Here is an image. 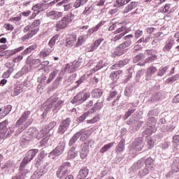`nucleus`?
Wrapping results in <instances>:
<instances>
[{
	"mask_svg": "<svg viewBox=\"0 0 179 179\" xmlns=\"http://www.w3.org/2000/svg\"><path fill=\"white\" fill-rule=\"evenodd\" d=\"M66 146V141L65 140H61L57 144V146L49 153L48 157L55 159L57 156H61L64 153Z\"/></svg>",
	"mask_w": 179,
	"mask_h": 179,
	"instance_id": "obj_1",
	"label": "nucleus"
},
{
	"mask_svg": "<svg viewBox=\"0 0 179 179\" xmlns=\"http://www.w3.org/2000/svg\"><path fill=\"white\" fill-rule=\"evenodd\" d=\"M145 148V142H143V138L138 137L134 139L131 145L129 146L130 153H136V152H141Z\"/></svg>",
	"mask_w": 179,
	"mask_h": 179,
	"instance_id": "obj_2",
	"label": "nucleus"
},
{
	"mask_svg": "<svg viewBox=\"0 0 179 179\" xmlns=\"http://www.w3.org/2000/svg\"><path fill=\"white\" fill-rule=\"evenodd\" d=\"M74 13H75V9H73L70 15H66L64 17H63L61 20L57 21L55 26L56 29L61 30L62 29H65L68 27V25L69 24V23L72 22V19L71 18V16H72V15H73Z\"/></svg>",
	"mask_w": 179,
	"mask_h": 179,
	"instance_id": "obj_3",
	"label": "nucleus"
},
{
	"mask_svg": "<svg viewBox=\"0 0 179 179\" xmlns=\"http://www.w3.org/2000/svg\"><path fill=\"white\" fill-rule=\"evenodd\" d=\"M38 153V149H31L25 155V157L22 160L20 165L21 167H26L31 160L36 157V155Z\"/></svg>",
	"mask_w": 179,
	"mask_h": 179,
	"instance_id": "obj_4",
	"label": "nucleus"
},
{
	"mask_svg": "<svg viewBox=\"0 0 179 179\" xmlns=\"http://www.w3.org/2000/svg\"><path fill=\"white\" fill-rule=\"evenodd\" d=\"M94 143V141L93 140H88L87 142H85L83 144H81L80 148V157L83 160H85L86 157H87V155H89V147L92 148L93 146V144Z\"/></svg>",
	"mask_w": 179,
	"mask_h": 179,
	"instance_id": "obj_5",
	"label": "nucleus"
},
{
	"mask_svg": "<svg viewBox=\"0 0 179 179\" xmlns=\"http://www.w3.org/2000/svg\"><path fill=\"white\" fill-rule=\"evenodd\" d=\"M90 97V94L89 93H83L80 92L77 94L73 99L71 100V103L72 104H76L77 106H79L80 104H82L83 103H85L87 99Z\"/></svg>",
	"mask_w": 179,
	"mask_h": 179,
	"instance_id": "obj_6",
	"label": "nucleus"
},
{
	"mask_svg": "<svg viewBox=\"0 0 179 179\" xmlns=\"http://www.w3.org/2000/svg\"><path fill=\"white\" fill-rule=\"evenodd\" d=\"M71 167V163L66 162L60 166L56 172V176L57 178L63 179L65 178L68 171H69V168Z\"/></svg>",
	"mask_w": 179,
	"mask_h": 179,
	"instance_id": "obj_7",
	"label": "nucleus"
},
{
	"mask_svg": "<svg viewBox=\"0 0 179 179\" xmlns=\"http://www.w3.org/2000/svg\"><path fill=\"white\" fill-rule=\"evenodd\" d=\"M71 122H72V120L70 117L62 120L58 127L57 134L59 135H64L68 131L69 127H71Z\"/></svg>",
	"mask_w": 179,
	"mask_h": 179,
	"instance_id": "obj_8",
	"label": "nucleus"
},
{
	"mask_svg": "<svg viewBox=\"0 0 179 179\" xmlns=\"http://www.w3.org/2000/svg\"><path fill=\"white\" fill-rule=\"evenodd\" d=\"M79 68H80V63L77 62V60H74L73 62L65 65L64 71L69 73H72L79 69Z\"/></svg>",
	"mask_w": 179,
	"mask_h": 179,
	"instance_id": "obj_9",
	"label": "nucleus"
},
{
	"mask_svg": "<svg viewBox=\"0 0 179 179\" xmlns=\"http://www.w3.org/2000/svg\"><path fill=\"white\" fill-rule=\"evenodd\" d=\"M129 48L124 46L122 43L119 45L112 53V57L115 58V57H121V55H124L127 51H128Z\"/></svg>",
	"mask_w": 179,
	"mask_h": 179,
	"instance_id": "obj_10",
	"label": "nucleus"
},
{
	"mask_svg": "<svg viewBox=\"0 0 179 179\" xmlns=\"http://www.w3.org/2000/svg\"><path fill=\"white\" fill-rule=\"evenodd\" d=\"M20 171L16 173L15 176L11 177V179H24L27 177V174H29V170L24 169L23 166L20 165Z\"/></svg>",
	"mask_w": 179,
	"mask_h": 179,
	"instance_id": "obj_11",
	"label": "nucleus"
},
{
	"mask_svg": "<svg viewBox=\"0 0 179 179\" xmlns=\"http://www.w3.org/2000/svg\"><path fill=\"white\" fill-rule=\"evenodd\" d=\"M46 17L51 19V20H57L62 17V13L57 10H50L46 13Z\"/></svg>",
	"mask_w": 179,
	"mask_h": 179,
	"instance_id": "obj_12",
	"label": "nucleus"
},
{
	"mask_svg": "<svg viewBox=\"0 0 179 179\" xmlns=\"http://www.w3.org/2000/svg\"><path fill=\"white\" fill-rule=\"evenodd\" d=\"M166 98V94L162 92H156L150 97V101L151 103H156L157 101H161V100H164Z\"/></svg>",
	"mask_w": 179,
	"mask_h": 179,
	"instance_id": "obj_13",
	"label": "nucleus"
},
{
	"mask_svg": "<svg viewBox=\"0 0 179 179\" xmlns=\"http://www.w3.org/2000/svg\"><path fill=\"white\" fill-rule=\"evenodd\" d=\"M57 125V121L53 120L50 122L48 125L44 126L42 127V129L41 130V134H42L43 136L45 135H47L51 129H52L55 126Z\"/></svg>",
	"mask_w": 179,
	"mask_h": 179,
	"instance_id": "obj_14",
	"label": "nucleus"
},
{
	"mask_svg": "<svg viewBox=\"0 0 179 179\" xmlns=\"http://www.w3.org/2000/svg\"><path fill=\"white\" fill-rule=\"evenodd\" d=\"M116 96V99L112 103L113 106H115V104H118V101H120V99H121V94H118L117 91H112L110 92L109 96L106 99L108 101H111V100H113V99Z\"/></svg>",
	"mask_w": 179,
	"mask_h": 179,
	"instance_id": "obj_15",
	"label": "nucleus"
},
{
	"mask_svg": "<svg viewBox=\"0 0 179 179\" xmlns=\"http://www.w3.org/2000/svg\"><path fill=\"white\" fill-rule=\"evenodd\" d=\"M83 134H85V129H82L80 131H78L77 133L73 134V136L70 138V140L69 141V146L73 147V145L75 143H76V142H78V139H79V138H80V136Z\"/></svg>",
	"mask_w": 179,
	"mask_h": 179,
	"instance_id": "obj_16",
	"label": "nucleus"
},
{
	"mask_svg": "<svg viewBox=\"0 0 179 179\" xmlns=\"http://www.w3.org/2000/svg\"><path fill=\"white\" fill-rule=\"evenodd\" d=\"M128 64H129V59H124L113 64L110 67V69L117 71V69H120V68H124L125 65H128Z\"/></svg>",
	"mask_w": 179,
	"mask_h": 179,
	"instance_id": "obj_17",
	"label": "nucleus"
},
{
	"mask_svg": "<svg viewBox=\"0 0 179 179\" xmlns=\"http://www.w3.org/2000/svg\"><path fill=\"white\" fill-rule=\"evenodd\" d=\"M27 134L33 138H36V139H41V138L44 136L43 134H41V131L38 133V130L36 127L29 128Z\"/></svg>",
	"mask_w": 179,
	"mask_h": 179,
	"instance_id": "obj_18",
	"label": "nucleus"
},
{
	"mask_svg": "<svg viewBox=\"0 0 179 179\" xmlns=\"http://www.w3.org/2000/svg\"><path fill=\"white\" fill-rule=\"evenodd\" d=\"M87 79H89V74L83 75L77 81L75 82V85L73 88L78 89L79 86H82V85L86 83V82H87Z\"/></svg>",
	"mask_w": 179,
	"mask_h": 179,
	"instance_id": "obj_19",
	"label": "nucleus"
},
{
	"mask_svg": "<svg viewBox=\"0 0 179 179\" xmlns=\"http://www.w3.org/2000/svg\"><path fill=\"white\" fill-rule=\"evenodd\" d=\"M31 112L29 110L25 111L22 116L19 118V120L16 122V127H20V125H23L24 122L27 121V118L30 117Z\"/></svg>",
	"mask_w": 179,
	"mask_h": 179,
	"instance_id": "obj_20",
	"label": "nucleus"
},
{
	"mask_svg": "<svg viewBox=\"0 0 179 179\" xmlns=\"http://www.w3.org/2000/svg\"><path fill=\"white\" fill-rule=\"evenodd\" d=\"M125 150V139L122 138L115 148V153L117 155H122Z\"/></svg>",
	"mask_w": 179,
	"mask_h": 179,
	"instance_id": "obj_21",
	"label": "nucleus"
},
{
	"mask_svg": "<svg viewBox=\"0 0 179 179\" xmlns=\"http://www.w3.org/2000/svg\"><path fill=\"white\" fill-rule=\"evenodd\" d=\"M155 72H157V69L155 66H151L147 69V73L145 76V80H152L153 79V75Z\"/></svg>",
	"mask_w": 179,
	"mask_h": 179,
	"instance_id": "obj_22",
	"label": "nucleus"
},
{
	"mask_svg": "<svg viewBox=\"0 0 179 179\" xmlns=\"http://www.w3.org/2000/svg\"><path fill=\"white\" fill-rule=\"evenodd\" d=\"M87 176H89V169H87V166H83L80 169L76 179H85Z\"/></svg>",
	"mask_w": 179,
	"mask_h": 179,
	"instance_id": "obj_23",
	"label": "nucleus"
},
{
	"mask_svg": "<svg viewBox=\"0 0 179 179\" xmlns=\"http://www.w3.org/2000/svg\"><path fill=\"white\" fill-rule=\"evenodd\" d=\"M129 106H130V108L124 114V120H128V118L130 117L131 115H132V114L135 113V111H136V108H135V107H136V105H135V103H129Z\"/></svg>",
	"mask_w": 179,
	"mask_h": 179,
	"instance_id": "obj_24",
	"label": "nucleus"
},
{
	"mask_svg": "<svg viewBox=\"0 0 179 179\" xmlns=\"http://www.w3.org/2000/svg\"><path fill=\"white\" fill-rule=\"evenodd\" d=\"M12 111V106L10 105H7L6 106L0 108V118H3Z\"/></svg>",
	"mask_w": 179,
	"mask_h": 179,
	"instance_id": "obj_25",
	"label": "nucleus"
},
{
	"mask_svg": "<svg viewBox=\"0 0 179 179\" xmlns=\"http://www.w3.org/2000/svg\"><path fill=\"white\" fill-rule=\"evenodd\" d=\"M37 81L38 83H41L43 86L50 85V83L48 82V75L45 73H43L39 77H38Z\"/></svg>",
	"mask_w": 179,
	"mask_h": 179,
	"instance_id": "obj_26",
	"label": "nucleus"
},
{
	"mask_svg": "<svg viewBox=\"0 0 179 179\" xmlns=\"http://www.w3.org/2000/svg\"><path fill=\"white\" fill-rule=\"evenodd\" d=\"M145 166V158H141L138 161V162H135L132 166L131 169L133 171H136L141 169H142Z\"/></svg>",
	"mask_w": 179,
	"mask_h": 179,
	"instance_id": "obj_27",
	"label": "nucleus"
},
{
	"mask_svg": "<svg viewBox=\"0 0 179 179\" xmlns=\"http://www.w3.org/2000/svg\"><path fill=\"white\" fill-rule=\"evenodd\" d=\"M173 45H174V42L171 39H168L165 42V45L162 48L163 52H165L167 54L169 51L171 50V48H173Z\"/></svg>",
	"mask_w": 179,
	"mask_h": 179,
	"instance_id": "obj_28",
	"label": "nucleus"
},
{
	"mask_svg": "<svg viewBox=\"0 0 179 179\" xmlns=\"http://www.w3.org/2000/svg\"><path fill=\"white\" fill-rule=\"evenodd\" d=\"M8 124H9V122L6 120L0 122V135L1 136H5V134L8 131L7 127Z\"/></svg>",
	"mask_w": 179,
	"mask_h": 179,
	"instance_id": "obj_29",
	"label": "nucleus"
},
{
	"mask_svg": "<svg viewBox=\"0 0 179 179\" xmlns=\"http://www.w3.org/2000/svg\"><path fill=\"white\" fill-rule=\"evenodd\" d=\"M123 40H124L125 41L123 42L122 44H123L128 48L129 47H131V45H132V40H134V35H127L123 37Z\"/></svg>",
	"mask_w": 179,
	"mask_h": 179,
	"instance_id": "obj_30",
	"label": "nucleus"
},
{
	"mask_svg": "<svg viewBox=\"0 0 179 179\" xmlns=\"http://www.w3.org/2000/svg\"><path fill=\"white\" fill-rule=\"evenodd\" d=\"M38 31V28H36L35 29H31L29 32H27V34H25L22 38V41H27V40H30L35 34H37V32Z\"/></svg>",
	"mask_w": 179,
	"mask_h": 179,
	"instance_id": "obj_31",
	"label": "nucleus"
},
{
	"mask_svg": "<svg viewBox=\"0 0 179 179\" xmlns=\"http://www.w3.org/2000/svg\"><path fill=\"white\" fill-rule=\"evenodd\" d=\"M101 108H103V101H98L93 105V106L89 110V111L91 112V114H94L96 111L101 110Z\"/></svg>",
	"mask_w": 179,
	"mask_h": 179,
	"instance_id": "obj_32",
	"label": "nucleus"
},
{
	"mask_svg": "<svg viewBox=\"0 0 179 179\" xmlns=\"http://www.w3.org/2000/svg\"><path fill=\"white\" fill-rule=\"evenodd\" d=\"M75 150H76V147L75 146L71 147V149L69 150L67 154L68 160L75 159V157L78 156V152H75Z\"/></svg>",
	"mask_w": 179,
	"mask_h": 179,
	"instance_id": "obj_33",
	"label": "nucleus"
},
{
	"mask_svg": "<svg viewBox=\"0 0 179 179\" xmlns=\"http://www.w3.org/2000/svg\"><path fill=\"white\" fill-rule=\"evenodd\" d=\"M121 73H122V70H117L113 71L110 73V78L115 83V82H117V80H118V79L120 78V75H121Z\"/></svg>",
	"mask_w": 179,
	"mask_h": 179,
	"instance_id": "obj_34",
	"label": "nucleus"
},
{
	"mask_svg": "<svg viewBox=\"0 0 179 179\" xmlns=\"http://www.w3.org/2000/svg\"><path fill=\"white\" fill-rule=\"evenodd\" d=\"M155 131L156 128L154 126H148V128L143 132V136L149 138V136L152 135V132Z\"/></svg>",
	"mask_w": 179,
	"mask_h": 179,
	"instance_id": "obj_35",
	"label": "nucleus"
},
{
	"mask_svg": "<svg viewBox=\"0 0 179 179\" xmlns=\"http://www.w3.org/2000/svg\"><path fill=\"white\" fill-rule=\"evenodd\" d=\"M171 170L173 173H178L179 171V157H175L172 164Z\"/></svg>",
	"mask_w": 179,
	"mask_h": 179,
	"instance_id": "obj_36",
	"label": "nucleus"
},
{
	"mask_svg": "<svg viewBox=\"0 0 179 179\" xmlns=\"http://www.w3.org/2000/svg\"><path fill=\"white\" fill-rule=\"evenodd\" d=\"M138 6V3L135 1H131L129 4H128L126 8L123 10V13H128L129 12H131L132 9H135Z\"/></svg>",
	"mask_w": 179,
	"mask_h": 179,
	"instance_id": "obj_37",
	"label": "nucleus"
},
{
	"mask_svg": "<svg viewBox=\"0 0 179 179\" xmlns=\"http://www.w3.org/2000/svg\"><path fill=\"white\" fill-rule=\"evenodd\" d=\"M61 82H62V78L61 76L57 77L55 80L52 83L51 85V90L54 91L56 89H58V86L61 85Z\"/></svg>",
	"mask_w": 179,
	"mask_h": 179,
	"instance_id": "obj_38",
	"label": "nucleus"
},
{
	"mask_svg": "<svg viewBox=\"0 0 179 179\" xmlns=\"http://www.w3.org/2000/svg\"><path fill=\"white\" fill-rule=\"evenodd\" d=\"M61 82H62V78L61 76L57 77L55 80L52 83L51 85V90L54 91L56 89H58V86L61 85Z\"/></svg>",
	"mask_w": 179,
	"mask_h": 179,
	"instance_id": "obj_39",
	"label": "nucleus"
},
{
	"mask_svg": "<svg viewBox=\"0 0 179 179\" xmlns=\"http://www.w3.org/2000/svg\"><path fill=\"white\" fill-rule=\"evenodd\" d=\"M65 103L64 101L59 100L53 106V112L54 113H58L62 108L64 106V103Z\"/></svg>",
	"mask_w": 179,
	"mask_h": 179,
	"instance_id": "obj_40",
	"label": "nucleus"
},
{
	"mask_svg": "<svg viewBox=\"0 0 179 179\" xmlns=\"http://www.w3.org/2000/svg\"><path fill=\"white\" fill-rule=\"evenodd\" d=\"M76 43V36L73 35L66 39V47H72Z\"/></svg>",
	"mask_w": 179,
	"mask_h": 179,
	"instance_id": "obj_41",
	"label": "nucleus"
},
{
	"mask_svg": "<svg viewBox=\"0 0 179 179\" xmlns=\"http://www.w3.org/2000/svg\"><path fill=\"white\" fill-rule=\"evenodd\" d=\"M113 146H114V142L106 144L103 147L101 148V150H99V153H101V155H104L106 152H108V150H110Z\"/></svg>",
	"mask_w": 179,
	"mask_h": 179,
	"instance_id": "obj_42",
	"label": "nucleus"
},
{
	"mask_svg": "<svg viewBox=\"0 0 179 179\" xmlns=\"http://www.w3.org/2000/svg\"><path fill=\"white\" fill-rule=\"evenodd\" d=\"M92 96L94 99H99L101 96H103V90L101 89H95L92 92Z\"/></svg>",
	"mask_w": 179,
	"mask_h": 179,
	"instance_id": "obj_43",
	"label": "nucleus"
},
{
	"mask_svg": "<svg viewBox=\"0 0 179 179\" xmlns=\"http://www.w3.org/2000/svg\"><path fill=\"white\" fill-rule=\"evenodd\" d=\"M23 92V87H21L20 85H17L14 87L13 92L11 93V96L13 97H15V96H19L20 93Z\"/></svg>",
	"mask_w": 179,
	"mask_h": 179,
	"instance_id": "obj_44",
	"label": "nucleus"
},
{
	"mask_svg": "<svg viewBox=\"0 0 179 179\" xmlns=\"http://www.w3.org/2000/svg\"><path fill=\"white\" fill-rule=\"evenodd\" d=\"M27 62H28L29 65H38V64H41V60H40V59H33L29 56L27 59Z\"/></svg>",
	"mask_w": 179,
	"mask_h": 179,
	"instance_id": "obj_45",
	"label": "nucleus"
},
{
	"mask_svg": "<svg viewBox=\"0 0 179 179\" xmlns=\"http://www.w3.org/2000/svg\"><path fill=\"white\" fill-rule=\"evenodd\" d=\"M147 145L148 147V149H152V148L155 147V145L156 144V140L153 137H147L146 138Z\"/></svg>",
	"mask_w": 179,
	"mask_h": 179,
	"instance_id": "obj_46",
	"label": "nucleus"
},
{
	"mask_svg": "<svg viewBox=\"0 0 179 179\" xmlns=\"http://www.w3.org/2000/svg\"><path fill=\"white\" fill-rule=\"evenodd\" d=\"M152 169L150 167L145 166L143 169L140 170L138 172L139 177H145V176H148L149 174V171H150Z\"/></svg>",
	"mask_w": 179,
	"mask_h": 179,
	"instance_id": "obj_47",
	"label": "nucleus"
},
{
	"mask_svg": "<svg viewBox=\"0 0 179 179\" xmlns=\"http://www.w3.org/2000/svg\"><path fill=\"white\" fill-rule=\"evenodd\" d=\"M59 40V34H56L54 36L52 37V38L48 42V45L51 48L55 45V43Z\"/></svg>",
	"mask_w": 179,
	"mask_h": 179,
	"instance_id": "obj_48",
	"label": "nucleus"
},
{
	"mask_svg": "<svg viewBox=\"0 0 179 179\" xmlns=\"http://www.w3.org/2000/svg\"><path fill=\"white\" fill-rule=\"evenodd\" d=\"M59 72V70H57V69L53 70L49 75V77L48 78V82L49 83H51V82H52L54 79H55V77L57 76V75H58Z\"/></svg>",
	"mask_w": 179,
	"mask_h": 179,
	"instance_id": "obj_49",
	"label": "nucleus"
},
{
	"mask_svg": "<svg viewBox=\"0 0 179 179\" xmlns=\"http://www.w3.org/2000/svg\"><path fill=\"white\" fill-rule=\"evenodd\" d=\"M50 52H52V48H46L41 50L40 55L42 58H45V57H48Z\"/></svg>",
	"mask_w": 179,
	"mask_h": 179,
	"instance_id": "obj_50",
	"label": "nucleus"
},
{
	"mask_svg": "<svg viewBox=\"0 0 179 179\" xmlns=\"http://www.w3.org/2000/svg\"><path fill=\"white\" fill-rule=\"evenodd\" d=\"M36 48H37L36 45H31L22 52V55H27L28 54H30V52L34 51V50H36Z\"/></svg>",
	"mask_w": 179,
	"mask_h": 179,
	"instance_id": "obj_51",
	"label": "nucleus"
},
{
	"mask_svg": "<svg viewBox=\"0 0 179 179\" xmlns=\"http://www.w3.org/2000/svg\"><path fill=\"white\" fill-rule=\"evenodd\" d=\"M148 119L145 122L148 126L155 127L156 125L157 120L155 117L148 116Z\"/></svg>",
	"mask_w": 179,
	"mask_h": 179,
	"instance_id": "obj_52",
	"label": "nucleus"
},
{
	"mask_svg": "<svg viewBox=\"0 0 179 179\" xmlns=\"http://www.w3.org/2000/svg\"><path fill=\"white\" fill-rule=\"evenodd\" d=\"M87 3V0H76L75 3H73L75 9H78V8H80V6H83Z\"/></svg>",
	"mask_w": 179,
	"mask_h": 179,
	"instance_id": "obj_53",
	"label": "nucleus"
},
{
	"mask_svg": "<svg viewBox=\"0 0 179 179\" xmlns=\"http://www.w3.org/2000/svg\"><path fill=\"white\" fill-rule=\"evenodd\" d=\"M160 114V111L157 108H153L148 111V117H157Z\"/></svg>",
	"mask_w": 179,
	"mask_h": 179,
	"instance_id": "obj_54",
	"label": "nucleus"
},
{
	"mask_svg": "<svg viewBox=\"0 0 179 179\" xmlns=\"http://www.w3.org/2000/svg\"><path fill=\"white\" fill-rule=\"evenodd\" d=\"M45 135L44 136H43L42 140L40 141V147L41 148L45 146V145H47V143H48V141L50 140V136L48 134Z\"/></svg>",
	"mask_w": 179,
	"mask_h": 179,
	"instance_id": "obj_55",
	"label": "nucleus"
},
{
	"mask_svg": "<svg viewBox=\"0 0 179 179\" xmlns=\"http://www.w3.org/2000/svg\"><path fill=\"white\" fill-rule=\"evenodd\" d=\"M92 114L90 110H88L85 113H84L83 115H81L80 117H78L77 118V120L78 122H83V121H85V120H86L87 117H89V115Z\"/></svg>",
	"mask_w": 179,
	"mask_h": 179,
	"instance_id": "obj_56",
	"label": "nucleus"
},
{
	"mask_svg": "<svg viewBox=\"0 0 179 179\" xmlns=\"http://www.w3.org/2000/svg\"><path fill=\"white\" fill-rule=\"evenodd\" d=\"M58 96H53L49 98L50 104L48 106V109L52 108V106H54V103H57L58 101Z\"/></svg>",
	"mask_w": 179,
	"mask_h": 179,
	"instance_id": "obj_57",
	"label": "nucleus"
},
{
	"mask_svg": "<svg viewBox=\"0 0 179 179\" xmlns=\"http://www.w3.org/2000/svg\"><path fill=\"white\" fill-rule=\"evenodd\" d=\"M145 54L139 53L134 57L133 61H134V64H136V63L139 62V61H142V59H145Z\"/></svg>",
	"mask_w": 179,
	"mask_h": 179,
	"instance_id": "obj_58",
	"label": "nucleus"
},
{
	"mask_svg": "<svg viewBox=\"0 0 179 179\" xmlns=\"http://www.w3.org/2000/svg\"><path fill=\"white\" fill-rule=\"evenodd\" d=\"M48 171V169H47V168L43 167L42 169H41L39 171H36L35 173H37V176L39 178H41V177H43V176H44V174H47Z\"/></svg>",
	"mask_w": 179,
	"mask_h": 179,
	"instance_id": "obj_59",
	"label": "nucleus"
},
{
	"mask_svg": "<svg viewBox=\"0 0 179 179\" xmlns=\"http://www.w3.org/2000/svg\"><path fill=\"white\" fill-rule=\"evenodd\" d=\"M134 88L132 87V86L128 85L124 90V96H126L127 97H129V96H131V94H132Z\"/></svg>",
	"mask_w": 179,
	"mask_h": 179,
	"instance_id": "obj_60",
	"label": "nucleus"
},
{
	"mask_svg": "<svg viewBox=\"0 0 179 179\" xmlns=\"http://www.w3.org/2000/svg\"><path fill=\"white\" fill-rule=\"evenodd\" d=\"M179 80V73L169 78L166 80V83H174V82H176V80Z\"/></svg>",
	"mask_w": 179,
	"mask_h": 179,
	"instance_id": "obj_61",
	"label": "nucleus"
},
{
	"mask_svg": "<svg viewBox=\"0 0 179 179\" xmlns=\"http://www.w3.org/2000/svg\"><path fill=\"white\" fill-rule=\"evenodd\" d=\"M99 121H100V115H96L92 119L87 120V124H96Z\"/></svg>",
	"mask_w": 179,
	"mask_h": 179,
	"instance_id": "obj_62",
	"label": "nucleus"
},
{
	"mask_svg": "<svg viewBox=\"0 0 179 179\" xmlns=\"http://www.w3.org/2000/svg\"><path fill=\"white\" fill-rule=\"evenodd\" d=\"M153 163H155V159L152 157H148L146 159H144V164H145V167H150Z\"/></svg>",
	"mask_w": 179,
	"mask_h": 179,
	"instance_id": "obj_63",
	"label": "nucleus"
},
{
	"mask_svg": "<svg viewBox=\"0 0 179 179\" xmlns=\"http://www.w3.org/2000/svg\"><path fill=\"white\" fill-rule=\"evenodd\" d=\"M168 70H169V66H166L163 67L162 69L158 71V73H157V76H163V75H164V73H166Z\"/></svg>",
	"mask_w": 179,
	"mask_h": 179,
	"instance_id": "obj_64",
	"label": "nucleus"
}]
</instances>
